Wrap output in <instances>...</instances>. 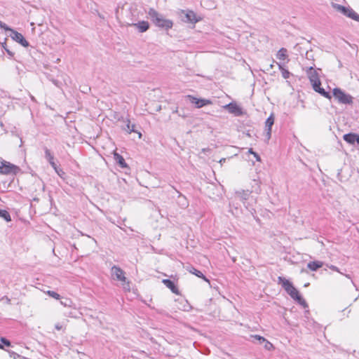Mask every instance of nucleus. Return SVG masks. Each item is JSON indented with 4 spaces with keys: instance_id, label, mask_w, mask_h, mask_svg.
<instances>
[{
    "instance_id": "c85d7f7f",
    "label": "nucleus",
    "mask_w": 359,
    "mask_h": 359,
    "mask_svg": "<svg viewBox=\"0 0 359 359\" xmlns=\"http://www.w3.org/2000/svg\"><path fill=\"white\" fill-rule=\"evenodd\" d=\"M46 293L49 295L50 297L55 299H60V295L54 292V291H51V290H48L47 292H46Z\"/></svg>"
},
{
    "instance_id": "c9c22d12",
    "label": "nucleus",
    "mask_w": 359,
    "mask_h": 359,
    "mask_svg": "<svg viewBox=\"0 0 359 359\" xmlns=\"http://www.w3.org/2000/svg\"><path fill=\"white\" fill-rule=\"evenodd\" d=\"M55 327L57 330H62L63 326L60 323H57V324H55Z\"/></svg>"
},
{
    "instance_id": "9d476101",
    "label": "nucleus",
    "mask_w": 359,
    "mask_h": 359,
    "mask_svg": "<svg viewBox=\"0 0 359 359\" xmlns=\"http://www.w3.org/2000/svg\"><path fill=\"white\" fill-rule=\"evenodd\" d=\"M224 108L227 109L229 113L233 114L237 116H241L243 114L242 109L234 102H231L228 104H226Z\"/></svg>"
},
{
    "instance_id": "6ab92c4d",
    "label": "nucleus",
    "mask_w": 359,
    "mask_h": 359,
    "mask_svg": "<svg viewBox=\"0 0 359 359\" xmlns=\"http://www.w3.org/2000/svg\"><path fill=\"white\" fill-rule=\"evenodd\" d=\"M114 158L121 168H124L128 166L125 161V159L121 155L118 154L116 152H114Z\"/></svg>"
},
{
    "instance_id": "72a5a7b5",
    "label": "nucleus",
    "mask_w": 359,
    "mask_h": 359,
    "mask_svg": "<svg viewBox=\"0 0 359 359\" xmlns=\"http://www.w3.org/2000/svg\"><path fill=\"white\" fill-rule=\"evenodd\" d=\"M53 169H54V170H55V171L57 172V174L59 176H60V177H62V175L63 174H65V172H63V170H62V169L59 168L57 165H56V168H53Z\"/></svg>"
},
{
    "instance_id": "473e14b6",
    "label": "nucleus",
    "mask_w": 359,
    "mask_h": 359,
    "mask_svg": "<svg viewBox=\"0 0 359 359\" xmlns=\"http://www.w3.org/2000/svg\"><path fill=\"white\" fill-rule=\"evenodd\" d=\"M1 341L4 344L6 345V346H11V342L9 340L6 339V338L4 337H1Z\"/></svg>"
},
{
    "instance_id": "20e7f679",
    "label": "nucleus",
    "mask_w": 359,
    "mask_h": 359,
    "mask_svg": "<svg viewBox=\"0 0 359 359\" xmlns=\"http://www.w3.org/2000/svg\"><path fill=\"white\" fill-rule=\"evenodd\" d=\"M333 95L341 104H351L353 103V97L351 95L345 93L340 88H334Z\"/></svg>"
},
{
    "instance_id": "4c0bfd02",
    "label": "nucleus",
    "mask_w": 359,
    "mask_h": 359,
    "mask_svg": "<svg viewBox=\"0 0 359 359\" xmlns=\"http://www.w3.org/2000/svg\"><path fill=\"white\" fill-rule=\"evenodd\" d=\"M5 50H6V51L7 52V53H8L10 56H13L14 53H13L12 51H11L10 50H8V49H7V48H5Z\"/></svg>"
},
{
    "instance_id": "aec40b11",
    "label": "nucleus",
    "mask_w": 359,
    "mask_h": 359,
    "mask_svg": "<svg viewBox=\"0 0 359 359\" xmlns=\"http://www.w3.org/2000/svg\"><path fill=\"white\" fill-rule=\"evenodd\" d=\"M344 15L347 16L348 18H350L355 21L359 22V15L351 8H347L346 11Z\"/></svg>"
},
{
    "instance_id": "7ed1b4c3",
    "label": "nucleus",
    "mask_w": 359,
    "mask_h": 359,
    "mask_svg": "<svg viewBox=\"0 0 359 359\" xmlns=\"http://www.w3.org/2000/svg\"><path fill=\"white\" fill-rule=\"evenodd\" d=\"M20 171L19 167L8 161H0V173L3 175H15Z\"/></svg>"
},
{
    "instance_id": "f257e3e1",
    "label": "nucleus",
    "mask_w": 359,
    "mask_h": 359,
    "mask_svg": "<svg viewBox=\"0 0 359 359\" xmlns=\"http://www.w3.org/2000/svg\"><path fill=\"white\" fill-rule=\"evenodd\" d=\"M278 284H281L282 287L287 292V293L294 300H296L300 305L304 308L308 305L306 301L299 294V291L293 286L292 283L283 277L279 276L278 278Z\"/></svg>"
},
{
    "instance_id": "4468645a",
    "label": "nucleus",
    "mask_w": 359,
    "mask_h": 359,
    "mask_svg": "<svg viewBox=\"0 0 359 359\" xmlns=\"http://www.w3.org/2000/svg\"><path fill=\"white\" fill-rule=\"evenodd\" d=\"M186 270L188 271L189 273L194 274L197 277L203 278L205 281L209 282V280L203 274V273L195 269L193 266H187Z\"/></svg>"
},
{
    "instance_id": "f704fd0d",
    "label": "nucleus",
    "mask_w": 359,
    "mask_h": 359,
    "mask_svg": "<svg viewBox=\"0 0 359 359\" xmlns=\"http://www.w3.org/2000/svg\"><path fill=\"white\" fill-rule=\"evenodd\" d=\"M328 267L332 270V271H337V272H340L339 271V269L338 267H337L336 266H334V265H330L328 266Z\"/></svg>"
},
{
    "instance_id": "412c9836",
    "label": "nucleus",
    "mask_w": 359,
    "mask_h": 359,
    "mask_svg": "<svg viewBox=\"0 0 359 359\" xmlns=\"http://www.w3.org/2000/svg\"><path fill=\"white\" fill-rule=\"evenodd\" d=\"M313 88L316 92L320 93L322 96L328 99L331 98L330 94L328 92H326L324 88H320V84H316V87L314 86H313Z\"/></svg>"
},
{
    "instance_id": "2f4dec72",
    "label": "nucleus",
    "mask_w": 359,
    "mask_h": 359,
    "mask_svg": "<svg viewBox=\"0 0 359 359\" xmlns=\"http://www.w3.org/2000/svg\"><path fill=\"white\" fill-rule=\"evenodd\" d=\"M0 28L4 29L6 31H10V32H11V30H13L12 29L8 27L4 22H1V20H0Z\"/></svg>"
},
{
    "instance_id": "e433bc0d",
    "label": "nucleus",
    "mask_w": 359,
    "mask_h": 359,
    "mask_svg": "<svg viewBox=\"0 0 359 359\" xmlns=\"http://www.w3.org/2000/svg\"><path fill=\"white\" fill-rule=\"evenodd\" d=\"M253 156L256 158L257 161H259V162L261 161V158L257 153H256V152L253 153Z\"/></svg>"
},
{
    "instance_id": "a211bd4d",
    "label": "nucleus",
    "mask_w": 359,
    "mask_h": 359,
    "mask_svg": "<svg viewBox=\"0 0 359 359\" xmlns=\"http://www.w3.org/2000/svg\"><path fill=\"white\" fill-rule=\"evenodd\" d=\"M323 266V262L320 261L310 262L307 264V267L312 271H316Z\"/></svg>"
},
{
    "instance_id": "423d86ee",
    "label": "nucleus",
    "mask_w": 359,
    "mask_h": 359,
    "mask_svg": "<svg viewBox=\"0 0 359 359\" xmlns=\"http://www.w3.org/2000/svg\"><path fill=\"white\" fill-rule=\"evenodd\" d=\"M111 273L113 278L121 282H126V278L124 271L118 266H114L111 269Z\"/></svg>"
},
{
    "instance_id": "39448f33",
    "label": "nucleus",
    "mask_w": 359,
    "mask_h": 359,
    "mask_svg": "<svg viewBox=\"0 0 359 359\" xmlns=\"http://www.w3.org/2000/svg\"><path fill=\"white\" fill-rule=\"evenodd\" d=\"M306 74L312 85V87L314 86H316V84H321L318 74L313 67H310L307 69Z\"/></svg>"
},
{
    "instance_id": "f03ea898",
    "label": "nucleus",
    "mask_w": 359,
    "mask_h": 359,
    "mask_svg": "<svg viewBox=\"0 0 359 359\" xmlns=\"http://www.w3.org/2000/svg\"><path fill=\"white\" fill-rule=\"evenodd\" d=\"M148 15L154 24L160 28L168 30L173 26V22L172 20L165 19L161 14L158 13L154 8H149Z\"/></svg>"
},
{
    "instance_id": "1a4fd4ad",
    "label": "nucleus",
    "mask_w": 359,
    "mask_h": 359,
    "mask_svg": "<svg viewBox=\"0 0 359 359\" xmlns=\"http://www.w3.org/2000/svg\"><path fill=\"white\" fill-rule=\"evenodd\" d=\"M274 123V117L273 114H271L269 117L265 121V137L266 141H269L271 136V128Z\"/></svg>"
},
{
    "instance_id": "f8f14e48",
    "label": "nucleus",
    "mask_w": 359,
    "mask_h": 359,
    "mask_svg": "<svg viewBox=\"0 0 359 359\" xmlns=\"http://www.w3.org/2000/svg\"><path fill=\"white\" fill-rule=\"evenodd\" d=\"M182 13L184 15L182 20L186 22L196 23L198 21V20L196 18L195 13L192 11H189L186 13L182 11Z\"/></svg>"
},
{
    "instance_id": "ea45409f",
    "label": "nucleus",
    "mask_w": 359,
    "mask_h": 359,
    "mask_svg": "<svg viewBox=\"0 0 359 359\" xmlns=\"http://www.w3.org/2000/svg\"><path fill=\"white\" fill-rule=\"evenodd\" d=\"M248 153H249V154H253V153H255V152L253 151V149H252V148H250V149H249V150H248Z\"/></svg>"
},
{
    "instance_id": "6e6552de",
    "label": "nucleus",
    "mask_w": 359,
    "mask_h": 359,
    "mask_svg": "<svg viewBox=\"0 0 359 359\" xmlns=\"http://www.w3.org/2000/svg\"><path fill=\"white\" fill-rule=\"evenodd\" d=\"M11 34L10 36L15 41L21 44L24 47L29 46V43L24 38L22 34L18 32L15 30H11Z\"/></svg>"
},
{
    "instance_id": "a18cd8bd",
    "label": "nucleus",
    "mask_w": 359,
    "mask_h": 359,
    "mask_svg": "<svg viewBox=\"0 0 359 359\" xmlns=\"http://www.w3.org/2000/svg\"><path fill=\"white\" fill-rule=\"evenodd\" d=\"M0 348H1V349L4 348L3 345H1V344H0Z\"/></svg>"
},
{
    "instance_id": "9b49d317",
    "label": "nucleus",
    "mask_w": 359,
    "mask_h": 359,
    "mask_svg": "<svg viewBox=\"0 0 359 359\" xmlns=\"http://www.w3.org/2000/svg\"><path fill=\"white\" fill-rule=\"evenodd\" d=\"M343 139L350 144H354L355 143L359 144V135L356 133H350L345 134L343 136Z\"/></svg>"
},
{
    "instance_id": "37998d69",
    "label": "nucleus",
    "mask_w": 359,
    "mask_h": 359,
    "mask_svg": "<svg viewBox=\"0 0 359 359\" xmlns=\"http://www.w3.org/2000/svg\"><path fill=\"white\" fill-rule=\"evenodd\" d=\"M161 106H159V107H158L157 111H160V110H161Z\"/></svg>"
},
{
    "instance_id": "c756f323",
    "label": "nucleus",
    "mask_w": 359,
    "mask_h": 359,
    "mask_svg": "<svg viewBox=\"0 0 359 359\" xmlns=\"http://www.w3.org/2000/svg\"><path fill=\"white\" fill-rule=\"evenodd\" d=\"M263 344L266 350L270 351L273 348V344L271 342H269L266 339V341H264Z\"/></svg>"
},
{
    "instance_id": "c03bdc74",
    "label": "nucleus",
    "mask_w": 359,
    "mask_h": 359,
    "mask_svg": "<svg viewBox=\"0 0 359 359\" xmlns=\"http://www.w3.org/2000/svg\"><path fill=\"white\" fill-rule=\"evenodd\" d=\"M177 112H178L177 109L174 111V113H177Z\"/></svg>"
},
{
    "instance_id": "a19ab883",
    "label": "nucleus",
    "mask_w": 359,
    "mask_h": 359,
    "mask_svg": "<svg viewBox=\"0 0 359 359\" xmlns=\"http://www.w3.org/2000/svg\"><path fill=\"white\" fill-rule=\"evenodd\" d=\"M226 161V158H223L219 161L220 163H224Z\"/></svg>"
},
{
    "instance_id": "bb28decb",
    "label": "nucleus",
    "mask_w": 359,
    "mask_h": 359,
    "mask_svg": "<svg viewBox=\"0 0 359 359\" xmlns=\"http://www.w3.org/2000/svg\"><path fill=\"white\" fill-rule=\"evenodd\" d=\"M278 67H279L280 70L281 71L283 77L284 79H288L290 76V72L287 71V69H285V68H283L280 64H278Z\"/></svg>"
},
{
    "instance_id": "ddd939ff",
    "label": "nucleus",
    "mask_w": 359,
    "mask_h": 359,
    "mask_svg": "<svg viewBox=\"0 0 359 359\" xmlns=\"http://www.w3.org/2000/svg\"><path fill=\"white\" fill-rule=\"evenodd\" d=\"M130 26L136 27L140 32H144L149 28V24L147 21H140L137 23L129 24Z\"/></svg>"
},
{
    "instance_id": "5701e85b",
    "label": "nucleus",
    "mask_w": 359,
    "mask_h": 359,
    "mask_svg": "<svg viewBox=\"0 0 359 359\" xmlns=\"http://www.w3.org/2000/svg\"><path fill=\"white\" fill-rule=\"evenodd\" d=\"M250 337L252 339V341L253 343L263 344L264 342L266 341V339L264 337L257 334L251 335Z\"/></svg>"
},
{
    "instance_id": "7c9ffc66",
    "label": "nucleus",
    "mask_w": 359,
    "mask_h": 359,
    "mask_svg": "<svg viewBox=\"0 0 359 359\" xmlns=\"http://www.w3.org/2000/svg\"><path fill=\"white\" fill-rule=\"evenodd\" d=\"M72 301L69 299H65V301H61L60 304L64 306H71Z\"/></svg>"
},
{
    "instance_id": "dca6fc26",
    "label": "nucleus",
    "mask_w": 359,
    "mask_h": 359,
    "mask_svg": "<svg viewBox=\"0 0 359 359\" xmlns=\"http://www.w3.org/2000/svg\"><path fill=\"white\" fill-rule=\"evenodd\" d=\"M43 150L45 152L46 159L49 162L53 168H56V163L54 161V156L50 150L46 147L43 148Z\"/></svg>"
},
{
    "instance_id": "79ce46f5",
    "label": "nucleus",
    "mask_w": 359,
    "mask_h": 359,
    "mask_svg": "<svg viewBox=\"0 0 359 359\" xmlns=\"http://www.w3.org/2000/svg\"><path fill=\"white\" fill-rule=\"evenodd\" d=\"M138 135H139V138H141L142 137V133L140 132H138Z\"/></svg>"
},
{
    "instance_id": "f3484780",
    "label": "nucleus",
    "mask_w": 359,
    "mask_h": 359,
    "mask_svg": "<svg viewBox=\"0 0 359 359\" xmlns=\"http://www.w3.org/2000/svg\"><path fill=\"white\" fill-rule=\"evenodd\" d=\"M162 282L167 287H168L172 291V292L176 294H179V290L177 287L172 280L169 279H163Z\"/></svg>"
},
{
    "instance_id": "b1692460",
    "label": "nucleus",
    "mask_w": 359,
    "mask_h": 359,
    "mask_svg": "<svg viewBox=\"0 0 359 359\" xmlns=\"http://www.w3.org/2000/svg\"><path fill=\"white\" fill-rule=\"evenodd\" d=\"M177 193L179 194L178 198H179V203L182 208H187L188 206V203L187 201V199L185 196H184L180 191H177Z\"/></svg>"
},
{
    "instance_id": "2eb2a0df",
    "label": "nucleus",
    "mask_w": 359,
    "mask_h": 359,
    "mask_svg": "<svg viewBox=\"0 0 359 359\" xmlns=\"http://www.w3.org/2000/svg\"><path fill=\"white\" fill-rule=\"evenodd\" d=\"M251 192L249 190H241L236 191L235 194L243 203H245L250 197Z\"/></svg>"
},
{
    "instance_id": "4be33fe9",
    "label": "nucleus",
    "mask_w": 359,
    "mask_h": 359,
    "mask_svg": "<svg viewBox=\"0 0 359 359\" xmlns=\"http://www.w3.org/2000/svg\"><path fill=\"white\" fill-rule=\"evenodd\" d=\"M287 50L286 48H280L276 55V57L278 60H285L287 57Z\"/></svg>"
},
{
    "instance_id": "58836bf2",
    "label": "nucleus",
    "mask_w": 359,
    "mask_h": 359,
    "mask_svg": "<svg viewBox=\"0 0 359 359\" xmlns=\"http://www.w3.org/2000/svg\"><path fill=\"white\" fill-rule=\"evenodd\" d=\"M3 299H6V302L7 304H11V299L8 297L5 296V297H3Z\"/></svg>"
},
{
    "instance_id": "a878e982",
    "label": "nucleus",
    "mask_w": 359,
    "mask_h": 359,
    "mask_svg": "<svg viewBox=\"0 0 359 359\" xmlns=\"http://www.w3.org/2000/svg\"><path fill=\"white\" fill-rule=\"evenodd\" d=\"M0 217L4 218L6 222H10L11 220L9 212L6 210L0 209Z\"/></svg>"
},
{
    "instance_id": "cd10ccee",
    "label": "nucleus",
    "mask_w": 359,
    "mask_h": 359,
    "mask_svg": "<svg viewBox=\"0 0 359 359\" xmlns=\"http://www.w3.org/2000/svg\"><path fill=\"white\" fill-rule=\"evenodd\" d=\"M333 7L343 14L345 13V12L346 11V9H347V7H345L344 6H341V5H339L337 4H333Z\"/></svg>"
},
{
    "instance_id": "393cba45",
    "label": "nucleus",
    "mask_w": 359,
    "mask_h": 359,
    "mask_svg": "<svg viewBox=\"0 0 359 359\" xmlns=\"http://www.w3.org/2000/svg\"><path fill=\"white\" fill-rule=\"evenodd\" d=\"M135 128V125L131 124L130 121L129 120H127V123H126V126L123 128V129L126 131H127L128 133H137Z\"/></svg>"
},
{
    "instance_id": "0eeeda50",
    "label": "nucleus",
    "mask_w": 359,
    "mask_h": 359,
    "mask_svg": "<svg viewBox=\"0 0 359 359\" xmlns=\"http://www.w3.org/2000/svg\"><path fill=\"white\" fill-rule=\"evenodd\" d=\"M189 100L192 103L196 104V107L197 108H201L203 106L211 104L212 101L210 100L207 99H201V98H197L193 95H187V97Z\"/></svg>"
}]
</instances>
